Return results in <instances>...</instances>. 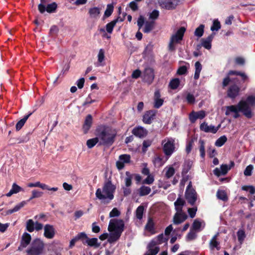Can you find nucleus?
Here are the masks:
<instances>
[{
	"mask_svg": "<svg viewBox=\"0 0 255 255\" xmlns=\"http://www.w3.org/2000/svg\"><path fill=\"white\" fill-rule=\"evenodd\" d=\"M217 236L218 234L215 235L211 240L210 242V247L212 250H214L216 248L217 251H219L220 250V247L219 246L220 243L217 241Z\"/></svg>",
	"mask_w": 255,
	"mask_h": 255,
	"instance_id": "obj_28",
	"label": "nucleus"
},
{
	"mask_svg": "<svg viewBox=\"0 0 255 255\" xmlns=\"http://www.w3.org/2000/svg\"><path fill=\"white\" fill-rule=\"evenodd\" d=\"M187 72V67L186 66H180L177 71V74L179 75H185Z\"/></svg>",
	"mask_w": 255,
	"mask_h": 255,
	"instance_id": "obj_55",
	"label": "nucleus"
},
{
	"mask_svg": "<svg viewBox=\"0 0 255 255\" xmlns=\"http://www.w3.org/2000/svg\"><path fill=\"white\" fill-rule=\"evenodd\" d=\"M159 15V11L156 9H154L150 13L149 18L151 19L155 20L158 17Z\"/></svg>",
	"mask_w": 255,
	"mask_h": 255,
	"instance_id": "obj_64",
	"label": "nucleus"
},
{
	"mask_svg": "<svg viewBox=\"0 0 255 255\" xmlns=\"http://www.w3.org/2000/svg\"><path fill=\"white\" fill-rule=\"evenodd\" d=\"M227 138L225 135L220 137L215 142V145L218 147H221L227 141Z\"/></svg>",
	"mask_w": 255,
	"mask_h": 255,
	"instance_id": "obj_44",
	"label": "nucleus"
},
{
	"mask_svg": "<svg viewBox=\"0 0 255 255\" xmlns=\"http://www.w3.org/2000/svg\"><path fill=\"white\" fill-rule=\"evenodd\" d=\"M59 31V28L56 25H52L49 30V34L52 37H54L57 35Z\"/></svg>",
	"mask_w": 255,
	"mask_h": 255,
	"instance_id": "obj_46",
	"label": "nucleus"
},
{
	"mask_svg": "<svg viewBox=\"0 0 255 255\" xmlns=\"http://www.w3.org/2000/svg\"><path fill=\"white\" fill-rule=\"evenodd\" d=\"M245 103H238L237 105H231L227 106L226 107V111L225 112V115L229 116L231 113H234L235 115L234 118L237 119L240 117L239 112H242L244 116H245L248 119H251L252 117L250 115L249 112H247V109L245 107Z\"/></svg>",
	"mask_w": 255,
	"mask_h": 255,
	"instance_id": "obj_4",
	"label": "nucleus"
},
{
	"mask_svg": "<svg viewBox=\"0 0 255 255\" xmlns=\"http://www.w3.org/2000/svg\"><path fill=\"white\" fill-rule=\"evenodd\" d=\"M26 202L24 201H22L19 204L16 205L13 209L8 210L6 211L5 215H10L12 214L13 213L19 211L21 208H22L25 204Z\"/></svg>",
	"mask_w": 255,
	"mask_h": 255,
	"instance_id": "obj_30",
	"label": "nucleus"
},
{
	"mask_svg": "<svg viewBox=\"0 0 255 255\" xmlns=\"http://www.w3.org/2000/svg\"><path fill=\"white\" fill-rule=\"evenodd\" d=\"M95 135L100 141L101 145L110 146L115 141L117 131L109 127L101 125L97 127Z\"/></svg>",
	"mask_w": 255,
	"mask_h": 255,
	"instance_id": "obj_1",
	"label": "nucleus"
},
{
	"mask_svg": "<svg viewBox=\"0 0 255 255\" xmlns=\"http://www.w3.org/2000/svg\"><path fill=\"white\" fill-rule=\"evenodd\" d=\"M120 212L118 210L117 208H114L110 212L109 217L110 218L118 217L120 215Z\"/></svg>",
	"mask_w": 255,
	"mask_h": 255,
	"instance_id": "obj_56",
	"label": "nucleus"
},
{
	"mask_svg": "<svg viewBox=\"0 0 255 255\" xmlns=\"http://www.w3.org/2000/svg\"><path fill=\"white\" fill-rule=\"evenodd\" d=\"M216 195L218 199L223 201H227L228 199L227 193L225 190H218L217 192Z\"/></svg>",
	"mask_w": 255,
	"mask_h": 255,
	"instance_id": "obj_34",
	"label": "nucleus"
},
{
	"mask_svg": "<svg viewBox=\"0 0 255 255\" xmlns=\"http://www.w3.org/2000/svg\"><path fill=\"white\" fill-rule=\"evenodd\" d=\"M197 235L196 233L194 231L191 230L187 235L186 240L187 241H192L195 239Z\"/></svg>",
	"mask_w": 255,
	"mask_h": 255,
	"instance_id": "obj_53",
	"label": "nucleus"
},
{
	"mask_svg": "<svg viewBox=\"0 0 255 255\" xmlns=\"http://www.w3.org/2000/svg\"><path fill=\"white\" fill-rule=\"evenodd\" d=\"M201 227V223L198 220L196 219L194 221L192 224V228L194 230H199Z\"/></svg>",
	"mask_w": 255,
	"mask_h": 255,
	"instance_id": "obj_57",
	"label": "nucleus"
},
{
	"mask_svg": "<svg viewBox=\"0 0 255 255\" xmlns=\"http://www.w3.org/2000/svg\"><path fill=\"white\" fill-rule=\"evenodd\" d=\"M214 35L211 34L209 35L206 39L202 38L201 39V45L206 49L209 50L211 48V42L213 39Z\"/></svg>",
	"mask_w": 255,
	"mask_h": 255,
	"instance_id": "obj_21",
	"label": "nucleus"
},
{
	"mask_svg": "<svg viewBox=\"0 0 255 255\" xmlns=\"http://www.w3.org/2000/svg\"><path fill=\"white\" fill-rule=\"evenodd\" d=\"M199 151L202 158L204 159L205 156V142L203 139L199 140Z\"/></svg>",
	"mask_w": 255,
	"mask_h": 255,
	"instance_id": "obj_40",
	"label": "nucleus"
},
{
	"mask_svg": "<svg viewBox=\"0 0 255 255\" xmlns=\"http://www.w3.org/2000/svg\"><path fill=\"white\" fill-rule=\"evenodd\" d=\"M160 5L167 10H173L176 8L178 4V0H160Z\"/></svg>",
	"mask_w": 255,
	"mask_h": 255,
	"instance_id": "obj_10",
	"label": "nucleus"
},
{
	"mask_svg": "<svg viewBox=\"0 0 255 255\" xmlns=\"http://www.w3.org/2000/svg\"><path fill=\"white\" fill-rule=\"evenodd\" d=\"M23 191V189L17 185L15 183H13L11 189L6 194L7 197H10L13 194H16L20 191Z\"/></svg>",
	"mask_w": 255,
	"mask_h": 255,
	"instance_id": "obj_27",
	"label": "nucleus"
},
{
	"mask_svg": "<svg viewBox=\"0 0 255 255\" xmlns=\"http://www.w3.org/2000/svg\"><path fill=\"white\" fill-rule=\"evenodd\" d=\"M155 224L151 218H149L147 223L145 226V229L152 234L155 233Z\"/></svg>",
	"mask_w": 255,
	"mask_h": 255,
	"instance_id": "obj_23",
	"label": "nucleus"
},
{
	"mask_svg": "<svg viewBox=\"0 0 255 255\" xmlns=\"http://www.w3.org/2000/svg\"><path fill=\"white\" fill-rule=\"evenodd\" d=\"M115 190L116 186L111 180H108L104 183L102 191L100 188L97 189L96 196L98 199L104 201L105 204H108L114 199Z\"/></svg>",
	"mask_w": 255,
	"mask_h": 255,
	"instance_id": "obj_3",
	"label": "nucleus"
},
{
	"mask_svg": "<svg viewBox=\"0 0 255 255\" xmlns=\"http://www.w3.org/2000/svg\"><path fill=\"white\" fill-rule=\"evenodd\" d=\"M163 100L162 99L154 100V107L156 109H159L163 104Z\"/></svg>",
	"mask_w": 255,
	"mask_h": 255,
	"instance_id": "obj_62",
	"label": "nucleus"
},
{
	"mask_svg": "<svg viewBox=\"0 0 255 255\" xmlns=\"http://www.w3.org/2000/svg\"><path fill=\"white\" fill-rule=\"evenodd\" d=\"M119 20V18H117L116 19H114V20L112 21L111 22L107 23L106 26V30L109 33H112L114 27L116 25V23L118 22Z\"/></svg>",
	"mask_w": 255,
	"mask_h": 255,
	"instance_id": "obj_33",
	"label": "nucleus"
},
{
	"mask_svg": "<svg viewBox=\"0 0 255 255\" xmlns=\"http://www.w3.org/2000/svg\"><path fill=\"white\" fill-rule=\"evenodd\" d=\"M239 103H245L246 109H247V112H249L250 115L252 117L253 116V113L252 112L251 107L255 106V96H249L246 100H241Z\"/></svg>",
	"mask_w": 255,
	"mask_h": 255,
	"instance_id": "obj_8",
	"label": "nucleus"
},
{
	"mask_svg": "<svg viewBox=\"0 0 255 255\" xmlns=\"http://www.w3.org/2000/svg\"><path fill=\"white\" fill-rule=\"evenodd\" d=\"M221 28V24L220 21L218 19L214 20L213 22V24L211 27V30L212 31H218Z\"/></svg>",
	"mask_w": 255,
	"mask_h": 255,
	"instance_id": "obj_50",
	"label": "nucleus"
},
{
	"mask_svg": "<svg viewBox=\"0 0 255 255\" xmlns=\"http://www.w3.org/2000/svg\"><path fill=\"white\" fill-rule=\"evenodd\" d=\"M126 175L127 177L125 179V185L127 187H129L132 184L131 180L132 178V175L131 174L129 171H127L126 172Z\"/></svg>",
	"mask_w": 255,
	"mask_h": 255,
	"instance_id": "obj_43",
	"label": "nucleus"
},
{
	"mask_svg": "<svg viewBox=\"0 0 255 255\" xmlns=\"http://www.w3.org/2000/svg\"><path fill=\"white\" fill-rule=\"evenodd\" d=\"M88 13L91 18L97 19L99 17L100 9L98 7L90 8Z\"/></svg>",
	"mask_w": 255,
	"mask_h": 255,
	"instance_id": "obj_24",
	"label": "nucleus"
},
{
	"mask_svg": "<svg viewBox=\"0 0 255 255\" xmlns=\"http://www.w3.org/2000/svg\"><path fill=\"white\" fill-rule=\"evenodd\" d=\"M31 240V237L29 234L26 232L23 233L18 250L21 251L23 248H26L30 244Z\"/></svg>",
	"mask_w": 255,
	"mask_h": 255,
	"instance_id": "obj_14",
	"label": "nucleus"
},
{
	"mask_svg": "<svg viewBox=\"0 0 255 255\" xmlns=\"http://www.w3.org/2000/svg\"><path fill=\"white\" fill-rule=\"evenodd\" d=\"M152 141L150 139L144 140L142 143V151L145 153L147 151V149L152 144Z\"/></svg>",
	"mask_w": 255,
	"mask_h": 255,
	"instance_id": "obj_47",
	"label": "nucleus"
},
{
	"mask_svg": "<svg viewBox=\"0 0 255 255\" xmlns=\"http://www.w3.org/2000/svg\"><path fill=\"white\" fill-rule=\"evenodd\" d=\"M43 194L42 192L37 191L36 190H34L32 191V196L30 198V200H31L34 198L40 197Z\"/></svg>",
	"mask_w": 255,
	"mask_h": 255,
	"instance_id": "obj_59",
	"label": "nucleus"
},
{
	"mask_svg": "<svg viewBox=\"0 0 255 255\" xmlns=\"http://www.w3.org/2000/svg\"><path fill=\"white\" fill-rule=\"evenodd\" d=\"M186 219L187 216L185 214L176 213L174 216L173 222L175 224L178 225L183 222Z\"/></svg>",
	"mask_w": 255,
	"mask_h": 255,
	"instance_id": "obj_25",
	"label": "nucleus"
},
{
	"mask_svg": "<svg viewBox=\"0 0 255 255\" xmlns=\"http://www.w3.org/2000/svg\"><path fill=\"white\" fill-rule=\"evenodd\" d=\"M153 162L155 166L160 167L163 165V158L161 156H157L154 158Z\"/></svg>",
	"mask_w": 255,
	"mask_h": 255,
	"instance_id": "obj_48",
	"label": "nucleus"
},
{
	"mask_svg": "<svg viewBox=\"0 0 255 255\" xmlns=\"http://www.w3.org/2000/svg\"><path fill=\"white\" fill-rule=\"evenodd\" d=\"M229 75L240 76L242 77V80L244 81H245L248 79V76L246 75V74L240 71L230 70L229 71Z\"/></svg>",
	"mask_w": 255,
	"mask_h": 255,
	"instance_id": "obj_35",
	"label": "nucleus"
},
{
	"mask_svg": "<svg viewBox=\"0 0 255 255\" xmlns=\"http://www.w3.org/2000/svg\"><path fill=\"white\" fill-rule=\"evenodd\" d=\"M35 223L32 219H29L26 222V230L29 232H32L34 231L35 229Z\"/></svg>",
	"mask_w": 255,
	"mask_h": 255,
	"instance_id": "obj_41",
	"label": "nucleus"
},
{
	"mask_svg": "<svg viewBox=\"0 0 255 255\" xmlns=\"http://www.w3.org/2000/svg\"><path fill=\"white\" fill-rule=\"evenodd\" d=\"M87 238V234L85 232H81L78 234L74 238L72 239L70 242L69 247L72 248L73 247L75 243L78 241H81L82 242V240L84 238Z\"/></svg>",
	"mask_w": 255,
	"mask_h": 255,
	"instance_id": "obj_22",
	"label": "nucleus"
},
{
	"mask_svg": "<svg viewBox=\"0 0 255 255\" xmlns=\"http://www.w3.org/2000/svg\"><path fill=\"white\" fill-rule=\"evenodd\" d=\"M93 123V118L91 115H88L83 125V130L84 133H87L91 128Z\"/></svg>",
	"mask_w": 255,
	"mask_h": 255,
	"instance_id": "obj_19",
	"label": "nucleus"
},
{
	"mask_svg": "<svg viewBox=\"0 0 255 255\" xmlns=\"http://www.w3.org/2000/svg\"><path fill=\"white\" fill-rule=\"evenodd\" d=\"M99 141L98 136L87 140L86 144L89 148H93Z\"/></svg>",
	"mask_w": 255,
	"mask_h": 255,
	"instance_id": "obj_38",
	"label": "nucleus"
},
{
	"mask_svg": "<svg viewBox=\"0 0 255 255\" xmlns=\"http://www.w3.org/2000/svg\"><path fill=\"white\" fill-rule=\"evenodd\" d=\"M82 243L84 245H87L89 247L97 248L100 246V243H98V240L96 238H89L87 236V238H84L82 240Z\"/></svg>",
	"mask_w": 255,
	"mask_h": 255,
	"instance_id": "obj_17",
	"label": "nucleus"
},
{
	"mask_svg": "<svg viewBox=\"0 0 255 255\" xmlns=\"http://www.w3.org/2000/svg\"><path fill=\"white\" fill-rule=\"evenodd\" d=\"M253 168V166L251 164L247 166L244 171V175L247 176H251L252 175Z\"/></svg>",
	"mask_w": 255,
	"mask_h": 255,
	"instance_id": "obj_58",
	"label": "nucleus"
},
{
	"mask_svg": "<svg viewBox=\"0 0 255 255\" xmlns=\"http://www.w3.org/2000/svg\"><path fill=\"white\" fill-rule=\"evenodd\" d=\"M157 242L154 240H152L147 246L148 252L150 255H156L159 251V247H156Z\"/></svg>",
	"mask_w": 255,
	"mask_h": 255,
	"instance_id": "obj_18",
	"label": "nucleus"
},
{
	"mask_svg": "<svg viewBox=\"0 0 255 255\" xmlns=\"http://www.w3.org/2000/svg\"><path fill=\"white\" fill-rule=\"evenodd\" d=\"M143 78L146 82L150 84L154 79V70L150 67L145 68L143 72Z\"/></svg>",
	"mask_w": 255,
	"mask_h": 255,
	"instance_id": "obj_12",
	"label": "nucleus"
},
{
	"mask_svg": "<svg viewBox=\"0 0 255 255\" xmlns=\"http://www.w3.org/2000/svg\"><path fill=\"white\" fill-rule=\"evenodd\" d=\"M154 27V22L153 21H146L145 23L144 28L142 31L144 33H148L150 32Z\"/></svg>",
	"mask_w": 255,
	"mask_h": 255,
	"instance_id": "obj_32",
	"label": "nucleus"
},
{
	"mask_svg": "<svg viewBox=\"0 0 255 255\" xmlns=\"http://www.w3.org/2000/svg\"><path fill=\"white\" fill-rule=\"evenodd\" d=\"M157 111L151 110L146 111L143 116V122L146 124H150L155 119Z\"/></svg>",
	"mask_w": 255,
	"mask_h": 255,
	"instance_id": "obj_11",
	"label": "nucleus"
},
{
	"mask_svg": "<svg viewBox=\"0 0 255 255\" xmlns=\"http://www.w3.org/2000/svg\"><path fill=\"white\" fill-rule=\"evenodd\" d=\"M114 6L112 4H109L107 5V8L105 11L104 15L106 17H109L111 15L113 12Z\"/></svg>",
	"mask_w": 255,
	"mask_h": 255,
	"instance_id": "obj_49",
	"label": "nucleus"
},
{
	"mask_svg": "<svg viewBox=\"0 0 255 255\" xmlns=\"http://www.w3.org/2000/svg\"><path fill=\"white\" fill-rule=\"evenodd\" d=\"M44 245L43 242L39 239L34 240L30 247L27 250V255H40L44 250Z\"/></svg>",
	"mask_w": 255,
	"mask_h": 255,
	"instance_id": "obj_5",
	"label": "nucleus"
},
{
	"mask_svg": "<svg viewBox=\"0 0 255 255\" xmlns=\"http://www.w3.org/2000/svg\"><path fill=\"white\" fill-rule=\"evenodd\" d=\"M132 133L136 137L142 138L147 135L148 131L143 127H138L132 130Z\"/></svg>",
	"mask_w": 255,
	"mask_h": 255,
	"instance_id": "obj_16",
	"label": "nucleus"
},
{
	"mask_svg": "<svg viewBox=\"0 0 255 255\" xmlns=\"http://www.w3.org/2000/svg\"><path fill=\"white\" fill-rule=\"evenodd\" d=\"M119 159L125 163H128L130 161V156L129 154H122L119 156Z\"/></svg>",
	"mask_w": 255,
	"mask_h": 255,
	"instance_id": "obj_51",
	"label": "nucleus"
},
{
	"mask_svg": "<svg viewBox=\"0 0 255 255\" xmlns=\"http://www.w3.org/2000/svg\"><path fill=\"white\" fill-rule=\"evenodd\" d=\"M175 171L174 168L171 166L169 167L165 173V177L166 178L169 179L175 173Z\"/></svg>",
	"mask_w": 255,
	"mask_h": 255,
	"instance_id": "obj_52",
	"label": "nucleus"
},
{
	"mask_svg": "<svg viewBox=\"0 0 255 255\" xmlns=\"http://www.w3.org/2000/svg\"><path fill=\"white\" fill-rule=\"evenodd\" d=\"M185 204V201L184 200L180 197H178L174 203L175 210L177 212L182 211Z\"/></svg>",
	"mask_w": 255,
	"mask_h": 255,
	"instance_id": "obj_26",
	"label": "nucleus"
},
{
	"mask_svg": "<svg viewBox=\"0 0 255 255\" xmlns=\"http://www.w3.org/2000/svg\"><path fill=\"white\" fill-rule=\"evenodd\" d=\"M144 23V18L142 15H140L137 19V24L138 27V30L140 29Z\"/></svg>",
	"mask_w": 255,
	"mask_h": 255,
	"instance_id": "obj_63",
	"label": "nucleus"
},
{
	"mask_svg": "<svg viewBox=\"0 0 255 255\" xmlns=\"http://www.w3.org/2000/svg\"><path fill=\"white\" fill-rule=\"evenodd\" d=\"M186 99L188 103L190 104H194L195 101V98L194 96L190 93L187 94L186 97Z\"/></svg>",
	"mask_w": 255,
	"mask_h": 255,
	"instance_id": "obj_61",
	"label": "nucleus"
},
{
	"mask_svg": "<svg viewBox=\"0 0 255 255\" xmlns=\"http://www.w3.org/2000/svg\"><path fill=\"white\" fill-rule=\"evenodd\" d=\"M185 31L186 28L182 26L180 27L176 32L171 36L170 39L174 41L176 43H179L180 41L183 39Z\"/></svg>",
	"mask_w": 255,
	"mask_h": 255,
	"instance_id": "obj_15",
	"label": "nucleus"
},
{
	"mask_svg": "<svg viewBox=\"0 0 255 255\" xmlns=\"http://www.w3.org/2000/svg\"><path fill=\"white\" fill-rule=\"evenodd\" d=\"M204 25L200 24L197 28H196L194 31V35L198 37H202L204 34Z\"/></svg>",
	"mask_w": 255,
	"mask_h": 255,
	"instance_id": "obj_37",
	"label": "nucleus"
},
{
	"mask_svg": "<svg viewBox=\"0 0 255 255\" xmlns=\"http://www.w3.org/2000/svg\"><path fill=\"white\" fill-rule=\"evenodd\" d=\"M237 236L239 241H243L246 237L244 231L242 230H239L237 232Z\"/></svg>",
	"mask_w": 255,
	"mask_h": 255,
	"instance_id": "obj_60",
	"label": "nucleus"
},
{
	"mask_svg": "<svg viewBox=\"0 0 255 255\" xmlns=\"http://www.w3.org/2000/svg\"><path fill=\"white\" fill-rule=\"evenodd\" d=\"M151 192V188L149 187L144 185L141 186L138 189V193L140 196H144L147 195Z\"/></svg>",
	"mask_w": 255,
	"mask_h": 255,
	"instance_id": "obj_31",
	"label": "nucleus"
},
{
	"mask_svg": "<svg viewBox=\"0 0 255 255\" xmlns=\"http://www.w3.org/2000/svg\"><path fill=\"white\" fill-rule=\"evenodd\" d=\"M144 210V207L142 205H140L137 208L135 211V215L137 219L139 220L142 219Z\"/></svg>",
	"mask_w": 255,
	"mask_h": 255,
	"instance_id": "obj_39",
	"label": "nucleus"
},
{
	"mask_svg": "<svg viewBox=\"0 0 255 255\" xmlns=\"http://www.w3.org/2000/svg\"><path fill=\"white\" fill-rule=\"evenodd\" d=\"M220 127V125H218V127H215L214 126H209L207 123L203 122L200 126V129L202 131H204L206 132H211L213 133H216Z\"/></svg>",
	"mask_w": 255,
	"mask_h": 255,
	"instance_id": "obj_13",
	"label": "nucleus"
},
{
	"mask_svg": "<svg viewBox=\"0 0 255 255\" xmlns=\"http://www.w3.org/2000/svg\"><path fill=\"white\" fill-rule=\"evenodd\" d=\"M55 235V231L53 226L46 224L44 226V236L47 239H52Z\"/></svg>",
	"mask_w": 255,
	"mask_h": 255,
	"instance_id": "obj_20",
	"label": "nucleus"
},
{
	"mask_svg": "<svg viewBox=\"0 0 255 255\" xmlns=\"http://www.w3.org/2000/svg\"><path fill=\"white\" fill-rule=\"evenodd\" d=\"M57 7V4L56 2H53L52 3L47 5L46 7H45V10L48 13L54 12Z\"/></svg>",
	"mask_w": 255,
	"mask_h": 255,
	"instance_id": "obj_42",
	"label": "nucleus"
},
{
	"mask_svg": "<svg viewBox=\"0 0 255 255\" xmlns=\"http://www.w3.org/2000/svg\"><path fill=\"white\" fill-rule=\"evenodd\" d=\"M191 186V182H190L186 189L185 197L188 203L194 206L197 199V194L195 190Z\"/></svg>",
	"mask_w": 255,
	"mask_h": 255,
	"instance_id": "obj_6",
	"label": "nucleus"
},
{
	"mask_svg": "<svg viewBox=\"0 0 255 255\" xmlns=\"http://www.w3.org/2000/svg\"><path fill=\"white\" fill-rule=\"evenodd\" d=\"M240 87L237 84L231 85L227 92V97L234 100L239 95L240 92Z\"/></svg>",
	"mask_w": 255,
	"mask_h": 255,
	"instance_id": "obj_9",
	"label": "nucleus"
},
{
	"mask_svg": "<svg viewBox=\"0 0 255 255\" xmlns=\"http://www.w3.org/2000/svg\"><path fill=\"white\" fill-rule=\"evenodd\" d=\"M175 144L173 139H169L163 144L162 150L167 156H170L175 150Z\"/></svg>",
	"mask_w": 255,
	"mask_h": 255,
	"instance_id": "obj_7",
	"label": "nucleus"
},
{
	"mask_svg": "<svg viewBox=\"0 0 255 255\" xmlns=\"http://www.w3.org/2000/svg\"><path fill=\"white\" fill-rule=\"evenodd\" d=\"M180 80L178 78L172 79L169 82V87L172 90L176 89L180 85Z\"/></svg>",
	"mask_w": 255,
	"mask_h": 255,
	"instance_id": "obj_36",
	"label": "nucleus"
},
{
	"mask_svg": "<svg viewBox=\"0 0 255 255\" xmlns=\"http://www.w3.org/2000/svg\"><path fill=\"white\" fill-rule=\"evenodd\" d=\"M125 229V223L122 219L110 220L108 230L111 232L108 242L113 243L117 241L121 237Z\"/></svg>",
	"mask_w": 255,
	"mask_h": 255,
	"instance_id": "obj_2",
	"label": "nucleus"
},
{
	"mask_svg": "<svg viewBox=\"0 0 255 255\" xmlns=\"http://www.w3.org/2000/svg\"><path fill=\"white\" fill-rule=\"evenodd\" d=\"M49 0H40V3L38 6L39 12L43 13L45 11V4L48 2Z\"/></svg>",
	"mask_w": 255,
	"mask_h": 255,
	"instance_id": "obj_45",
	"label": "nucleus"
},
{
	"mask_svg": "<svg viewBox=\"0 0 255 255\" xmlns=\"http://www.w3.org/2000/svg\"><path fill=\"white\" fill-rule=\"evenodd\" d=\"M31 114L32 113H30L29 114L24 116L22 119H21L16 123L15 126V128L17 131H19L22 128V127L24 126L26 121Z\"/></svg>",
	"mask_w": 255,
	"mask_h": 255,
	"instance_id": "obj_29",
	"label": "nucleus"
},
{
	"mask_svg": "<svg viewBox=\"0 0 255 255\" xmlns=\"http://www.w3.org/2000/svg\"><path fill=\"white\" fill-rule=\"evenodd\" d=\"M105 59V51L103 49H100L98 55V61L99 63H102Z\"/></svg>",
	"mask_w": 255,
	"mask_h": 255,
	"instance_id": "obj_54",
	"label": "nucleus"
}]
</instances>
